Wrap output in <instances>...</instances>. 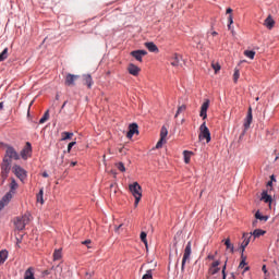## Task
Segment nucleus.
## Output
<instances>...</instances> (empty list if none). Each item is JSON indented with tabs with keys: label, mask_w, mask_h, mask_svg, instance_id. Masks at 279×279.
I'll use <instances>...</instances> for the list:
<instances>
[{
	"label": "nucleus",
	"mask_w": 279,
	"mask_h": 279,
	"mask_svg": "<svg viewBox=\"0 0 279 279\" xmlns=\"http://www.w3.org/2000/svg\"><path fill=\"white\" fill-rule=\"evenodd\" d=\"M16 189H19V183H16V180L14 178L11 179V183H10V192L7 193L0 201V211L5 208V206H8V204H10V202L12 201V197L16 191Z\"/></svg>",
	"instance_id": "nucleus-1"
},
{
	"label": "nucleus",
	"mask_w": 279,
	"mask_h": 279,
	"mask_svg": "<svg viewBox=\"0 0 279 279\" xmlns=\"http://www.w3.org/2000/svg\"><path fill=\"white\" fill-rule=\"evenodd\" d=\"M129 191L132 193L133 197H135L134 206H138L142 197H143V187H141V184L138 182H134L133 184L129 185Z\"/></svg>",
	"instance_id": "nucleus-2"
},
{
	"label": "nucleus",
	"mask_w": 279,
	"mask_h": 279,
	"mask_svg": "<svg viewBox=\"0 0 279 279\" xmlns=\"http://www.w3.org/2000/svg\"><path fill=\"white\" fill-rule=\"evenodd\" d=\"M31 215L29 214H24L23 216H19L13 220L15 230H25V226L29 223L31 221Z\"/></svg>",
	"instance_id": "nucleus-3"
},
{
	"label": "nucleus",
	"mask_w": 279,
	"mask_h": 279,
	"mask_svg": "<svg viewBox=\"0 0 279 279\" xmlns=\"http://www.w3.org/2000/svg\"><path fill=\"white\" fill-rule=\"evenodd\" d=\"M10 171H12V163L8 159H3L1 163V184H5V180H8V175H10Z\"/></svg>",
	"instance_id": "nucleus-4"
},
{
	"label": "nucleus",
	"mask_w": 279,
	"mask_h": 279,
	"mask_svg": "<svg viewBox=\"0 0 279 279\" xmlns=\"http://www.w3.org/2000/svg\"><path fill=\"white\" fill-rule=\"evenodd\" d=\"M3 160H9L12 163V160H21V155H19L14 147L8 145Z\"/></svg>",
	"instance_id": "nucleus-5"
},
{
	"label": "nucleus",
	"mask_w": 279,
	"mask_h": 279,
	"mask_svg": "<svg viewBox=\"0 0 279 279\" xmlns=\"http://www.w3.org/2000/svg\"><path fill=\"white\" fill-rule=\"evenodd\" d=\"M12 171H13L14 175H16V178H19V180H21V182H24L27 179V171H25V169H23V167H21L19 165H14L12 168Z\"/></svg>",
	"instance_id": "nucleus-6"
},
{
	"label": "nucleus",
	"mask_w": 279,
	"mask_h": 279,
	"mask_svg": "<svg viewBox=\"0 0 279 279\" xmlns=\"http://www.w3.org/2000/svg\"><path fill=\"white\" fill-rule=\"evenodd\" d=\"M199 135L198 138L199 141H204V138L206 140V143H210V130H208V126H206V122H204L201 126H199Z\"/></svg>",
	"instance_id": "nucleus-7"
},
{
	"label": "nucleus",
	"mask_w": 279,
	"mask_h": 279,
	"mask_svg": "<svg viewBox=\"0 0 279 279\" xmlns=\"http://www.w3.org/2000/svg\"><path fill=\"white\" fill-rule=\"evenodd\" d=\"M192 244L191 242H187L184 253H183V259H182V264H181V271H184V267L186 265V260H190L191 258V254H192Z\"/></svg>",
	"instance_id": "nucleus-8"
},
{
	"label": "nucleus",
	"mask_w": 279,
	"mask_h": 279,
	"mask_svg": "<svg viewBox=\"0 0 279 279\" xmlns=\"http://www.w3.org/2000/svg\"><path fill=\"white\" fill-rule=\"evenodd\" d=\"M169 134V131L167 130V126H162L160 131V140L156 144V148L160 149L162 147L163 143H167V135Z\"/></svg>",
	"instance_id": "nucleus-9"
},
{
	"label": "nucleus",
	"mask_w": 279,
	"mask_h": 279,
	"mask_svg": "<svg viewBox=\"0 0 279 279\" xmlns=\"http://www.w3.org/2000/svg\"><path fill=\"white\" fill-rule=\"evenodd\" d=\"M21 157L23 160H27V158L32 157V143H26L24 148L21 150Z\"/></svg>",
	"instance_id": "nucleus-10"
},
{
	"label": "nucleus",
	"mask_w": 279,
	"mask_h": 279,
	"mask_svg": "<svg viewBox=\"0 0 279 279\" xmlns=\"http://www.w3.org/2000/svg\"><path fill=\"white\" fill-rule=\"evenodd\" d=\"M210 106V100H205V102H203V105L201 106V112H199V117H202V119H208V108Z\"/></svg>",
	"instance_id": "nucleus-11"
},
{
	"label": "nucleus",
	"mask_w": 279,
	"mask_h": 279,
	"mask_svg": "<svg viewBox=\"0 0 279 279\" xmlns=\"http://www.w3.org/2000/svg\"><path fill=\"white\" fill-rule=\"evenodd\" d=\"M80 80V75H75V74H66L65 75V86H75V81Z\"/></svg>",
	"instance_id": "nucleus-12"
},
{
	"label": "nucleus",
	"mask_w": 279,
	"mask_h": 279,
	"mask_svg": "<svg viewBox=\"0 0 279 279\" xmlns=\"http://www.w3.org/2000/svg\"><path fill=\"white\" fill-rule=\"evenodd\" d=\"M131 56L137 60V62H143V57L147 56V50H134Z\"/></svg>",
	"instance_id": "nucleus-13"
},
{
	"label": "nucleus",
	"mask_w": 279,
	"mask_h": 279,
	"mask_svg": "<svg viewBox=\"0 0 279 279\" xmlns=\"http://www.w3.org/2000/svg\"><path fill=\"white\" fill-rule=\"evenodd\" d=\"M243 242L241 244V250H242V254L243 252H245V247H247V245H250V241H252V233H243Z\"/></svg>",
	"instance_id": "nucleus-14"
},
{
	"label": "nucleus",
	"mask_w": 279,
	"mask_h": 279,
	"mask_svg": "<svg viewBox=\"0 0 279 279\" xmlns=\"http://www.w3.org/2000/svg\"><path fill=\"white\" fill-rule=\"evenodd\" d=\"M252 107L248 108L247 116L244 121V131L247 132L250 130V125H252Z\"/></svg>",
	"instance_id": "nucleus-15"
},
{
	"label": "nucleus",
	"mask_w": 279,
	"mask_h": 279,
	"mask_svg": "<svg viewBox=\"0 0 279 279\" xmlns=\"http://www.w3.org/2000/svg\"><path fill=\"white\" fill-rule=\"evenodd\" d=\"M135 134H138V124L132 123L129 125V132L126 133V136L132 138Z\"/></svg>",
	"instance_id": "nucleus-16"
},
{
	"label": "nucleus",
	"mask_w": 279,
	"mask_h": 279,
	"mask_svg": "<svg viewBox=\"0 0 279 279\" xmlns=\"http://www.w3.org/2000/svg\"><path fill=\"white\" fill-rule=\"evenodd\" d=\"M128 72L130 73V75H134V77H136L138 73H141V68H138L134 63H130L128 65Z\"/></svg>",
	"instance_id": "nucleus-17"
},
{
	"label": "nucleus",
	"mask_w": 279,
	"mask_h": 279,
	"mask_svg": "<svg viewBox=\"0 0 279 279\" xmlns=\"http://www.w3.org/2000/svg\"><path fill=\"white\" fill-rule=\"evenodd\" d=\"M83 82L87 88H93V76H90V74H84Z\"/></svg>",
	"instance_id": "nucleus-18"
},
{
	"label": "nucleus",
	"mask_w": 279,
	"mask_h": 279,
	"mask_svg": "<svg viewBox=\"0 0 279 279\" xmlns=\"http://www.w3.org/2000/svg\"><path fill=\"white\" fill-rule=\"evenodd\" d=\"M182 57H180V54L178 53H174L172 56V58L170 59V64L171 66H180V60H181Z\"/></svg>",
	"instance_id": "nucleus-19"
},
{
	"label": "nucleus",
	"mask_w": 279,
	"mask_h": 279,
	"mask_svg": "<svg viewBox=\"0 0 279 279\" xmlns=\"http://www.w3.org/2000/svg\"><path fill=\"white\" fill-rule=\"evenodd\" d=\"M145 47L146 49H148V51H150L151 53H158V46H156V44L149 41V43H145Z\"/></svg>",
	"instance_id": "nucleus-20"
},
{
	"label": "nucleus",
	"mask_w": 279,
	"mask_h": 279,
	"mask_svg": "<svg viewBox=\"0 0 279 279\" xmlns=\"http://www.w3.org/2000/svg\"><path fill=\"white\" fill-rule=\"evenodd\" d=\"M264 25L268 29H271V28H274V25H276V22L274 21V17H271V15H268V17L264 22Z\"/></svg>",
	"instance_id": "nucleus-21"
},
{
	"label": "nucleus",
	"mask_w": 279,
	"mask_h": 279,
	"mask_svg": "<svg viewBox=\"0 0 279 279\" xmlns=\"http://www.w3.org/2000/svg\"><path fill=\"white\" fill-rule=\"evenodd\" d=\"M267 231L262 230V229H255L253 232H251L252 236L254 239H258V236H264V234H266Z\"/></svg>",
	"instance_id": "nucleus-22"
},
{
	"label": "nucleus",
	"mask_w": 279,
	"mask_h": 279,
	"mask_svg": "<svg viewBox=\"0 0 279 279\" xmlns=\"http://www.w3.org/2000/svg\"><path fill=\"white\" fill-rule=\"evenodd\" d=\"M183 156H184L185 165H189V162H191V157L193 156V151L184 150Z\"/></svg>",
	"instance_id": "nucleus-23"
},
{
	"label": "nucleus",
	"mask_w": 279,
	"mask_h": 279,
	"mask_svg": "<svg viewBox=\"0 0 279 279\" xmlns=\"http://www.w3.org/2000/svg\"><path fill=\"white\" fill-rule=\"evenodd\" d=\"M44 195H45V189L41 187V189L39 190V193H38L37 196H36L37 202H40L41 204H45Z\"/></svg>",
	"instance_id": "nucleus-24"
},
{
	"label": "nucleus",
	"mask_w": 279,
	"mask_h": 279,
	"mask_svg": "<svg viewBox=\"0 0 279 279\" xmlns=\"http://www.w3.org/2000/svg\"><path fill=\"white\" fill-rule=\"evenodd\" d=\"M8 260V251H0V265H3Z\"/></svg>",
	"instance_id": "nucleus-25"
},
{
	"label": "nucleus",
	"mask_w": 279,
	"mask_h": 279,
	"mask_svg": "<svg viewBox=\"0 0 279 279\" xmlns=\"http://www.w3.org/2000/svg\"><path fill=\"white\" fill-rule=\"evenodd\" d=\"M24 279H35L34 268H28L24 274Z\"/></svg>",
	"instance_id": "nucleus-26"
},
{
	"label": "nucleus",
	"mask_w": 279,
	"mask_h": 279,
	"mask_svg": "<svg viewBox=\"0 0 279 279\" xmlns=\"http://www.w3.org/2000/svg\"><path fill=\"white\" fill-rule=\"evenodd\" d=\"M262 201L265 202V204H271V196L267 194V192H263Z\"/></svg>",
	"instance_id": "nucleus-27"
},
{
	"label": "nucleus",
	"mask_w": 279,
	"mask_h": 279,
	"mask_svg": "<svg viewBox=\"0 0 279 279\" xmlns=\"http://www.w3.org/2000/svg\"><path fill=\"white\" fill-rule=\"evenodd\" d=\"M61 141H71L73 138V133L71 132H63L61 133Z\"/></svg>",
	"instance_id": "nucleus-28"
},
{
	"label": "nucleus",
	"mask_w": 279,
	"mask_h": 279,
	"mask_svg": "<svg viewBox=\"0 0 279 279\" xmlns=\"http://www.w3.org/2000/svg\"><path fill=\"white\" fill-rule=\"evenodd\" d=\"M62 258V248L54 250L53 252V260H60Z\"/></svg>",
	"instance_id": "nucleus-29"
},
{
	"label": "nucleus",
	"mask_w": 279,
	"mask_h": 279,
	"mask_svg": "<svg viewBox=\"0 0 279 279\" xmlns=\"http://www.w3.org/2000/svg\"><path fill=\"white\" fill-rule=\"evenodd\" d=\"M140 239H141L142 243H144L145 247L147 248L148 247L147 233L145 231L141 232Z\"/></svg>",
	"instance_id": "nucleus-30"
},
{
	"label": "nucleus",
	"mask_w": 279,
	"mask_h": 279,
	"mask_svg": "<svg viewBox=\"0 0 279 279\" xmlns=\"http://www.w3.org/2000/svg\"><path fill=\"white\" fill-rule=\"evenodd\" d=\"M225 245H226L227 250H230L231 253L234 252V244L230 243V238L225 240Z\"/></svg>",
	"instance_id": "nucleus-31"
},
{
	"label": "nucleus",
	"mask_w": 279,
	"mask_h": 279,
	"mask_svg": "<svg viewBox=\"0 0 279 279\" xmlns=\"http://www.w3.org/2000/svg\"><path fill=\"white\" fill-rule=\"evenodd\" d=\"M8 48H4L3 51L0 53V62H4V60H8Z\"/></svg>",
	"instance_id": "nucleus-32"
},
{
	"label": "nucleus",
	"mask_w": 279,
	"mask_h": 279,
	"mask_svg": "<svg viewBox=\"0 0 279 279\" xmlns=\"http://www.w3.org/2000/svg\"><path fill=\"white\" fill-rule=\"evenodd\" d=\"M244 56H246V58H250V60H254V56H256V52L254 50H245Z\"/></svg>",
	"instance_id": "nucleus-33"
},
{
	"label": "nucleus",
	"mask_w": 279,
	"mask_h": 279,
	"mask_svg": "<svg viewBox=\"0 0 279 279\" xmlns=\"http://www.w3.org/2000/svg\"><path fill=\"white\" fill-rule=\"evenodd\" d=\"M239 77H241V73L239 71V69H234V73H233V82L234 84H236L239 82Z\"/></svg>",
	"instance_id": "nucleus-34"
},
{
	"label": "nucleus",
	"mask_w": 279,
	"mask_h": 279,
	"mask_svg": "<svg viewBox=\"0 0 279 279\" xmlns=\"http://www.w3.org/2000/svg\"><path fill=\"white\" fill-rule=\"evenodd\" d=\"M47 121H49V110H47L44 116L41 117V119L39 120V123H47Z\"/></svg>",
	"instance_id": "nucleus-35"
},
{
	"label": "nucleus",
	"mask_w": 279,
	"mask_h": 279,
	"mask_svg": "<svg viewBox=\"0 0 279 279\" xmlns=\"http://www.w3.org/2000/svg\"><path fill=\"white\" fill-rule=\"evenodd\" d=\"M255 219H258L259 221H267L269 217L260 215V211H256Z\"/></svg>",
	"instance_id": "nucleus-36"
},
{
	"label": "nucleus",
	"mask_w": 279,
	"mask_h": 279,
	"mask_svg": "<svg viewBox=\"0 0 279 279\" xmlns=\"http://www.w3.org/2000/svg\"><path fill=\"white\" fill-rule=\"evenodd\" d=\"M193 41L197 45V49H202V39L199 36H194Z\"/></svg>",
	"instance_id": "nucleus-37"
},
{
	"label": "nucleus",
	"mask_w": 279,
	"mask_h": 279,
	"mask_svg": "<svg viewBox=\"0 0 279 279\" xmlns=\"http://www.w3.org/2000/svg\"><path fill=\"white\" fill-rule=\"evenodd\" d=\"M186 110V105H182L178 108L177 110V113L174 116L175 119H178V116L181 113V112H184Z\"/></svg>",
	"instance_id": "nucleus-38"
},
{
	"label": "nucleus",
	"mask_w": 279,
	"mask_h": 279,
	"mask_svg": "<svg viewBox=\"0 0 279 279\" xmlns=\"http://www.w3.org/2000/svg\"><path fill=\"white\" fill-rule=\"evenodd\" d=\"M211 66H213L214 71H215V73H219V71H221V65L219 63L213 62Z\"/></svg>",
	"instance_id": "nucleus-39"
},
{
	"label": "nucleus",
	"mask_w": 279,
	"mask_h": 279,
	"mask_svg": "<svg viewBox=\"0 0 279 279\" xmlns=\"http://www.w3.org/2000/svg\"><path fill=\"white\" fill-rule=\"evenodd\" d=\"M117 168L119 169V171H121L122 173H124L125 171V165H123V162H119L117 165Z\"/></svg>",
	"instance_id": "nucleus-40"
},
{
	"label": "nucleus",
	"mask_w": 279,
	"mask_h": 279,
	"mask_svg": "<svg viewBox=\"0 0 279 279\" xmlns=\"http://www.w3.org/2000/svg\"><path fill=\"white\" fill-rule=\"evenodd\" d=\"M153 275H151V270H147V272L143 276L142 279H151Z\"/></svg>",
	"instance_id": "nucleus-41"
},
{
	"label": "nucleus",
	"mask_w": 279,
	"mask_h": 279,
	"mask_svg": "<svg viewBox=\"0 0 279 279\" xmlns=\"http://www.w3.org/2000/svg\"><path fill=\"white\" fill-rule=\"evenodd\" d=\"M245 265H246V263H245V257H243V254H242V260H241V263H240V265H239V268H240V269H243V267H245Z\"/></svg>",
	"instance_id": "nucleus-42"
},
{
	"label": "nucleus",
	"mask_w": 279,
	"mask_h": 279,
	"mask_svg": "<svg viewBox=\"0 0 279 279\" xmlns=\"http://www.w3.org/2000/svg\"><path fill=\"white\" fill-rule=\"evenodd\" d=\"M209 271H210L211 276H215V274H219V268L211 267L209 269Z\"/></svg>",
	"instance_id": "nucleus-43"
},
{
	"label": "nucleus",
	"mask_w": 279,
	"mask_h": 279,
	"mask_svg": "<svg viewBox=\"0 0 279 279\" xmlns=\"http://www.w3.org/2000/svg\"><path fill=\"white\" fill-rule=\"evenodd\" d=\"M228 21H229L228 28L231 29V25L232 23H234V20L232 19V14L229 15Z\"/></svg>",
	"instance_id": "nucleus-44"
},
{
	"label": "nucleus",
	"mask_w": 279,
	"mask_h": 279,
	"mask_svg": "<svg viewBox=\"0 0 279 279\" xmlns=\"http://www.w3.org/2000/svg\"><path fill=\"white\" fill-rule=\"evenodd\" d=\"M90 243H92L90 240H85L82 242V245H86L88 247V250H90Z\"/></svg>",
	"instance_id": "nucleus-45"
},
{
	"label": "nucleus",
	"mask_w": 279,
	"mask_h": 279,
	"mask_svg": "<svg viewBox=\"0 0 279 279\" xmlns=\"http://www.w3.org/2000/svg\"><path fill=\"white\" fill-rule=\"evenodd\" d=\"M262 271L265 274V276H269V272L267 271V266L266 265H264L262 267Z\"/></svg>",
	"instance_id": "nucleus-46"
},
{
	"label": "nucleus",
	"mask_w": 279,
	"mask_h": 279,
	"mask_svg": "<svg viewBox=\"0 0 279 279\" xmlns=\"http://www.w3.org/2000/svg\"><path fill=\"white\" fill-rule=\"evenodd\" d=\"M75 145V142H71L69 145H68V151H71V149H73Z\"/></svg>",
	"instance_id": "nucleus-47"
},
{
	"label": "nucleus",
	"mask_w": 279,
	"mask_h": 279,
	"mask_svg": "<svg viewBox=\"0 0 279 279\" xmlns=\"http://www.w3.org/2000/svg\"><path fill=\"white\" fill-rule=\"evenodd\" d=\"M211 267L219 268V260H216L211 264Z\"/></svg>",
	"instance_id": "nucleus-48"
},
{
	"label": "nucleus",
	"mask_w": 279,
	"mask_h": 279,
	"mask_svg": "<svg viewBox=\"0 0 279 279\" xmlns=\"http://www.w3.org/2000/svg\"><path fill=\"white\" fill-rule=\"evenodd\" d=\"M21 243H22V241H21V239H16V247H21Z\"/></svg>",
	"instance_id": "nucleus-49"
},
{
	"label": "nucleus",
	"mask_w": 279,
	"mask_h": 279,
	"mask_svg": "<svg viewBox=\"0 0 279 279\" xmlns=\"http://www.w3.org/2000/svg\"><path fill=\"white\" fill-rule=\"evenodd\" d=\"M222 279H226V265L222 268Z\"/></svg>",
	"instance_id": "nucleus-50"
},
{
	"label": "nucleus",
	"mask_w": 279,
	"mask_h": 279,
	"mask_svg": "<svg viewBox=\"0 0 279 279\" xmlns=\"http://www.w3.org/2000/svg\"><path fill=\"white\" fill-rule=\"evenodd\" d=\"M123 227V225H120V226H118V227H116V232H119V230H121V228Z\"/></svg>",
	"instance_id": "nucleus-51"
},
{
	"label": "nucleus",
	"mask_w": 279,
	"mask_h": 279,
	"mask_svg": "<svg viewBox=\"0 0 279 279\" xmlns=\"http://www.w3.org/2000/svg\"><path fill=\"white\" fill-rule=\"evenodd\" d=\"M227 14H232V8L227 9Z\"/></svg>",
	"instance_id": "nucleus-52"
},
{
	"label": "nucleus",
	"mask_w": 279,
	"mask_h": 279,
	"mask_svg": "<svg viewBox=\"0 0 279 279\" xmlns=\"http://www.w3.org/2000/svg\"><path fill=\"white\" fill-rule=\"evenodd\" d=\"M77 165V161H72L71 163H70V167H75Z\"/></svg>",
	"instance_id": "nucleus-53"
},
{
	"label": "nucleus",
	"mask_w": 279,
	"mask_h": 279,
	"mask_svg": "<svg viewBox=\"0 0 279 279\" xmlns=\"http://www.w3.org/2000/svg\"><path fill=\"white\" fill-rule=\"evenodd\" d=\"M43 178H49V173H47V172H43Z\"/></svg>",
	"instance_id": "nucleus-54"
},
{
	"label": "nucleus",
	"mask_w": 279,
	"mask_h": 279,
	"mask_svg": "<svg viewBox=\"0 0 279 279\" xmlns=\"http://www.w3.org/2000/svg\"><path fill=\"white\" fill-rule=\"evenodd\" d=\"M217 35H218L217 32H213V33H211V36H217Z\"/></svg>",
	"instance_id": "nucleus-55"
},
{
	"label": "nucleus",
	"mask_w": 279,
	"mask_h": 279,
	"mask_svg": "<svg viewBox=\"0 0 279 279\" xmlns=\"http://www.w3.org/2000/svg\"><path fill=\"white\" fill-rule=\"evenodd\" d=\"M0 110H3V102H0Z\"/></svg>",
	"instance_id": "nucleus-56"
},
{
	"label": "nucleus",
	"mask_w": 279,
	"mask_h": 279,
	"mask_svg": "<svg viewBox=\"0 0 279 279\" xmlns=\"http://www.w3.org/2000/svg\"><path fill=\"white\" fill-rule=\"evenodd\" d=\"M64 106H66V101L63 102L61 109H64Z\"/></svg>",
	"instance_id": "nucleus-57"
},
{
	"label": "nucleus",
	"mask_w": 279,
	"mask_h": 279,
	"mask_svg": "<svg viewBox=\"0 0 279 279\" xmlns=\"http://www.w3.org/2000/svg\"><path fill=\"white\" fill-rule=\"evenodd\" d=\"M44 274H45L46 276H49V271H48V270H46Z\"/></svg>",
	"instance_id": "nucleus-58"
},
{
	"label": "nucleus",
	"mask_w": 279,
	"mask_h": 279,
	"mask_svg": "<svg viewBox=\"0 0 279 279\" xmlns=\"http://www.w3.org/2000/svg\"><path fill=\"white\" fill-rule=\"evenodd\" d=\"M256 223H257V221L255 220V221H253V226H256Z\"/></svg>",
	"instance_id": "nucleus-59"
},
{
	"label": "nucleus",
	"mask_w": 279,
	"mask_h": 279,
	"mask_svg": "<svg viewBox=\"0 0 279 279\" xmlns=\"http://www.w3.org/2000/svg\"><path fill=\"white\" fill-rule=\"evenodd\" d=\"M208 258H211V259H213V258H215V257L209 255Z\"/></svg>",
	"instance_id": "nucleus-60"
},
{
	"label": "nucleus",
	"mask_w": 279,
	"mask_h": 279,
	"mask_svg": "<svg viewBox=\"0 0 279 279\" xmlns=\"http://www.w3.org/2000/svg\"><path fill=\"white\" fill-rule=\"evenodd\" d=\"M248 269H250V267H246V268H245V271H247Z\"/></svg>",
	"instance_id": "nucleus-61"
}]
</instances>
